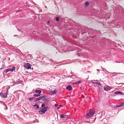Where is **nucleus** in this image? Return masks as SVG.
Returning <instances> with one entry per match:
<instances>
[{
	"instance_id": "12",
	"label": "nucleus",
	"mask_w": 124,
	"mask_h": 124,
	"mask_svg": "<svg viewBox=\"0 0 124 124\" xmlns=\"http://www.w3.org/2000/svg\"><path fill=\"white\" fill-rule=\"evenodd\" d=\"M35 91L36 93H38V94H40L41 93V91L39 90H35Z\"/></svg>"
},
{
	"instance_id": "5",
	"label": "nucleus",
	"mask_w": 124,
	"mask_h": 124,
	"mask_svg": "<svg viewBox=\"0 0 124 124\" xmlns=\"http://www.w3.org/2000/svg\"><path fill=\"white\" fill-rule=\"evenodd\" d=\"M44 98V96H42L38 98H37L35 99L34 101H35L36 102L37 101H38L39 100H43Z\"/></svg>"
},
{
	"instance_id": "28",
	"label": "nucleus",
	"mask_w": 124,
	"mask_h": 124,
	"mask_svg": "<svg viewBox=\"0 0 124 124\" xmlns=\"http://www.w3.org/2000/svg\"><path fill=\"white\" fill-rule=\"evenodd\" d=\"M55 107L56 108L57 107H58L59 105L57 104H55Z\"/></svg>"
},
{
	"instance_id": "14",
	"label": "nucleus",
	"mask_w": 124,
	"mask_h": 124,
	"mask_svg": "<svg viewBox=\"0 0 124 124\" xmlns=\"http://www.w3.org/2000/svg\"><path fill=\"white\" fill-rule=\"evenodd\" d=\"M104 87H105V88L109 90H110V87L108 86V85H107Z\"/></svg>"
},
{
	"instance_id": "10",
	"label": "nucleus",
	"mask_w": 124,
	"mask_h": 124,
	"mask_svg": "<svg viewBox=\"0 0 124 124\" xmlns=\"http://www.w3.org/2000/svg\"><path fill=\"white\" fill-rule=\"evenodd\" d=\"M46 111L40 110L39 111V112L40 114L41 115L43 114H45V112H46Z\"/></svg>"
},
{
	"instance_id": "22",
	"label": "nucleus",
	"mask_w": 124,
	"mask_h": 124,
	"mask_svg": "<svg viewBox=\"0 0 124 124\" xmlns=\"http://www.w3.org/2000/svg\"><path fill=\"white\" fill-rule=\"evenodd\" d=\"M122 105L120 104L119 105H117V106H116V107L117 108L119 107Z\"/></svg>"
},
{
	"instance_id": "30",
	"label": "nucleus",
	"mask_w": 124,
	"mask_h": 124,
	"mask_svg": "<svg viewBox=\"0 0 124 124\" xmlns=\"http://www.w3.org/2000/svg\"><path fill=\"white\" fill-rule=\"evenodd\" d=\"M70 74H73V73L72 72H71Z\"/></svg>"
},
{
	"instance_id": "34",
	"label": "nucleus",
	"mask_w": 124,
	"mask_h": 124,
	"mask_svg": "<svg viewBox=\"0 0 124 124\" xmlns=\"http://www.w3.org/2000/svg\"><path fill=\"white\" fill-rule=\"evenodd\" d=\"M87 72H90V71H87Z\"/></svg>"
},
{
	"instance_id": "33",
	"label": "nucleus",
	"mask_w": 124,
	"mask_h": 124,
	"mask_svg": "<svg viewBox=\"0 0 124 124\" xmlns=\"http://www.w3.org/2000/svg\"><path fill=\"white\" fill-rule=\"evenodd\" d=\"M94 121H95V119H94L93 120V123L94 122Z\"/></svg>"
},
{
	"instance_id": "2",
	"label": "nucleus",
	"mask_w": 124,
	"mask_h": 124,
	"mask_svg": "<svg viewBox=\"0 0 124 124\" xmlns=\"http://www.w3.org/2000/svg\"><path fill=\"white\" fill-rule=\"evenodd\" d=\"M8 92V90H7V92H6V93H0V95L1 96V97L3 98H6L7 97Z\"/></svg>"
},
{
	"instance_id": "8",
	"label": "nucleus",
	"mask_w": 124,
	"mask_h": 124,
	"mask_svg": "<svg viewBox=\"0 0 124 124\" xmlns=\"http://www.w3.org/2000/svg\"><path fill=\"white\" fill-rule=\"evenodd\" d=\"M60 117L62 118H67V116L66 115H61Z\"/></svg>"
},
{
	"instance_id": "3",
	"label": "nucleus",
	"mask_w": 124,
	"mask_h": 124,
	"mask_svg": "<svg viewBox=\"0 0 124 124\" xmlns=\"http://www.w3.org/2000/svg\"><path fill=\"white\" fill-rule=\"evenodd\" d=\"M24 67L26 69H31V64L30 63H26L24 64Z\"/></svg>"
},
{
	"instance_id": "6",
	"label": "nucleus",
	"mask_w": 124,
	"mask_h": 124,
	"mask_svg": "<svg viewBox=\"0 0 124 124\" xmlns=\"http://www.w3.org/2000/svg\"><path fill=\"white\" fill-rule=\"evenodd\" d=\"M49 109V107H48L47 106L46 107L43 108H40V109H41V110H42L43 111H47V110Z\"/></svg>"
},
{
	"instance_id": "11",
	"label": "nucleus",
	"mask_w": 124,
	"mask_h": 124,
	"mask_svg": "<svg viewBox=\"0 0 124 124\" xmlns=\"http://www.w3.org/2000/svg\"><path fill=\"white\" fill-rule=\"evenodd\" d=\"M50 93H51L52 94H55L56 93V91L55 90L53 91H51V92H50Z\"/></svg>"
},
{
	"instance_id": "37",
	"label": "nucleus",
	"mask_w": 124,
	"mask_h": 124,
	"mask_svg": "<svg viewBox=\"0 0 124 124\" xmlns=\"http://www.w3.org/2000/svg\"><path fill=\"white\" fill-rule=\"evenodd\" d=\"M9 60H10V58L9 59Z\"/></svg>"
},
{
	"instance_id": "31",
	"label": "nucleus",
	"mask_w": 124,
	"mask_h": 124,
	"mask_svg": "<svg viewBox=\"0 0 124 124\" xmlns=\"http://www.w3.org/2000/svg\"><path fill=\"white\" fill-rule=\"evenodd\" d=\"M47 23H50V21H48V22H47Z\"/></svg>"
},
{
	"instance_id": "29",
	"label": "nucleus",
	"mask_w": 124,
	"mask_h": 124,
	"mask_svg": "<svg viewBox=\"0 0 124 124\" xmlns=\"http://www.w3.org/2000/svg\"><path fill=\"white\" fill-rule=\"evenodd\" d=\"M120 104L123 105H124V102Z\"/></svg>"
},
{
	"instance_id": "36",
	"label": "nucleus",
	"mask_w": 124,
	"mask_h": 124,
	"mask_svg": "<svg viewBox=\"0 0 124 124\" xmlns=\"http://www.w3.org/2000/svg\"><path fill=\"white\" fill-rule=\"evenodd\" d=\"M30 58H31V56H30Z\"/></svg>"
},
{
	"instance_id": "25",
	"label": "nucleus",
	"mask_w": 124,
	"mask_h": 124,
	"mask_svg": "<svg viewBox=\"0 0 124 124\" xmlns=\"http://www.w3.org/2000/svg\"><path fill=\"white\" fill-rule=\"evenodd\" d=\"M104 90L106 91H108L109 90H108V89H107L105 87H104Z\"/></svg>"
},
{
	"instance_id": "35",
	"label": "nucleus",
	"mask_w": 124,
	"mask_h": 124,
	"mask_svg": "<svg viewBox=\"0 0 124 124\" xmlns=\"http://www.w3.org/2000/svg\"><path fill=\"white\" fill-rule=\"evenodd\" d=\"M121 84V83L119 84V85H120V84Z\"/></svg>"
},
{
	"instance_id": "32",
	"label": "nucleus",
	"mask_w": 124,
	"mask_h": 124,
	"mask_svg": "<svg viewBox=\"0 0 124 124\" xmlns=\"http://www.w3.org/2000/svg\"><path fill=\"white\" fill-rule=\"evenodd\" d=\"M97 71H99V69H97Z\"/></svg>"
},
{
	"instance_id": "26",
	"label": "nucleus",
	"mask_w": 124,
	"mask_h": 124,
	"mask_svg": "<svg viewBox=\"0 0 124 124\" xmlns=\"http://www.w3.org/2000/svg\"><path fill=\"white\" fill-rule=\"evenodd\" d=\"M45 107V105H44V104H42V105H41V107Z\"/></svg>"
},
{
	"instance_id": "21",
	"label": "nucleus",
	"mask_w": 124,
	"mask_h": 124,
	"mask_svg": "<svg viewBox=\"0 0 124 124\" xmlns=\"http://www.w3.org/2000/svg\"><path fill=\"white\" fill-rule=\"evenodd\" d=\"M89 4V3H88V2H85V6H88Z\"/></svg>"
},
{
	"instance_id": "16",
	"label": "nucleus",
	"mask_w": 124,
	"mask_h": 124,
	"mask_svg": "<svg viewBox=\"0 0 124 124\" xmlns=\"http://www.w3.org/2000/svg\"><path fill=\"white\" fill-rule=\"evenodd\" d=\"M81 82V81H77V82L75 83H74V84L75 85H77V84H78Z\"/></svg>"
},
{
	"instance_id": "13",
	"label": "nucleus",
	"mask_w": 124,
	"mask_h": 124,
	"mask_svg": "<svg viewBox=\"0 0 124 124\" xmlns=\"http://www.w3.org/2000/svg\"><path fill=\"white\" fill-rule=\"evenodd\" d=\"M10 71L11 72V69H8L6 70L5 72L6 73H7V72Z\"/></svg>"
},
{
	"instance_id": "17",
	"label": "nucleus",
	"mask_w": 124,
	"mask_h": 124,
	"mask_svg": "<svg viewBox=\"0 0 124 124\" xmlns=\"http://www.w3.org/2000/svg\"><path fill=\"white\" fill-rule=\"evenodd\" d=\"M13 83H14V85H13L12 86H14V85H16L20 83V82L18 81L16 82H13Z\"/></svg>"
},
{
	"instance_id": "19",
	"label": "nucleus",
	"mask_w": 124,
	"mask_h": 124,
	"mask_svg": "<svg viewBox=\"0 0 124 124\" xmlns=\"http://www.w3.org/2000/svg\"><path fill=\"white\" fill-rule=\"evenodd\" d=\"M34 107H35L36 106L37 107H36V108H39V106L37 104H34Z\"/></svg>"
},
{
	"instance_id": "4",
	"label": "nucleus",
	"mask_w": 124,
	"mask_h": 124,
	"mask_svg": "<svg viewBox=\"0 0 124 124\" xmlns=\"http://www.w3.org/2000/svg\"><path fill=\"white\" fill-rule=\"evenodd\" d=\"M91 83H92L96 84L97 85H98L99 86H101V84L100 82L97 81V80H92L91 81Z\"/></svg>"
},
{
	"instance_id": "1",
	"label": "nucleus",
	"mask_w": 124,
	"mask_h": 124,
	"mask_svg": "<svg viewBox=\"0 0 124 124\" xmlns=\"http://www.w3.org/2000/svg\"><path fill=\"white\" fill-rule=\"evenodd\" d=\"M95 112L94 110L91 109L88 112L86 115V118H90L92 116L93 114H95Z\"/></svg>"
},
{
	"instance_id": "7",
	"label": "nucleus",
	"mask_w": 124,
	"mask_h": 124,
	"mask_svg": "<svg viewBox=\"0 0 124 124\" xmlns=\"http://www.w3.org/2000/svg\"><path fill=\"white\" fill-rule=\"evenodd\" d=\"M72 88L71 87V85H69L67 86L66 87V89L68 90L69 91H70L71 90Z\"/></svg>"
},
{
	"instance_id": "15",
	"label": "nucleus",
	"mask_w": 124,
	"mask_h": 124,
	"mask_svg": "<svg viewBox=\"0 0 124 124\" xmlns=\"http://www.w3.org/2000/svg\"><path fill=\"white\" fill-rule=\"evenodd\" d=\"M40 94H34V95H33V96L36 97H38L40 96Z\"/></svg>"
},
{
	"instance_id": "24",
	"label": "nucleus",
	"mask_w": 124,
	"mask_h": 124,
	"mask_svg": "<svg viewBox=\"0 0 124 124\" xmlns=\"http://www.w3.org/2000/svg\"><path fill=\"white\" fill-rule=\"evenodd\" d=\"M55 20H56V21H58L59 20V18L58 17H56L55 18Z\"/></svg>"
},
{
	"instance_id": "9",
	"label": "nucleus",
	"mask_w": 124,
	"mask_h": 124,
	"mask_svg": "<svg viewBox=\"0 0 124 124\" xmlns=\"http://www.w3.org/2000/svg\"><path fill=\"white\" fill-rule=\"evenodd\" d=\"M114 93L115 94H119V95H122V93L119 91H117L115 92Z\"/></svg>"
},
{
	"instance_id": "18",
	"label": "nucleus",
	"mask_w": 124,
	"mask_h": 124,
	"mask_svg": "<svg viewBox=\"0 0 124 124\" xmlns=\"http://www.w3.org/2000/svg\"><path fill=\"white\" fill-rule=\"evenodd\" d=\"M15 67L13 66L12 67V68L11 69V72H12L14 70H15Z\"/></svg>"
},
{
	"instance_id": "23",
	"label": "nucleus",
	"mask_w": 124,
	"mask_h": 124,
	"mask_svg": "<svg viewBox=\"0 0 124 124\" xmlns=\"http://www.w3.org/2000/svg\"><path fill=\"white\" fill-rule=\"evenodd\" d=\"M34 98V97L30 98H29V99H29V100L30 101H31L32 100H33V99Z\"/></svg>"
},
{
	"instance_id": "20",
	"label": "nucleus",
	"mask_w": 124,
	"mask_h": 124,
	"mask_svg": "<svg viewBox=\"0 0 124 124\" xmlns=\"http://www.w3.org/2000/svg\"><path fill=\"white\" fill-rule=\"evenodd\" d=\"M44 101H45V102H48V100H47L46 98H44V99H43V100Z\"/></svg>"
},
{
	"instance_id": "27",
	"label": "nucleus",
	"mask_w": 124,
	"mask_h": 124,
	"mask_svg": "<svg viewBox=\"0 0 124 124\" xmlns=\"http://www.w3.org/2000/svg\"><path fill=\"white\" fill-rule=\"evenodd\" d=\"M61 105H59V106H58V107H57V109H59V108L60 107H61Z\"/></svg>"
}]
</instances>
